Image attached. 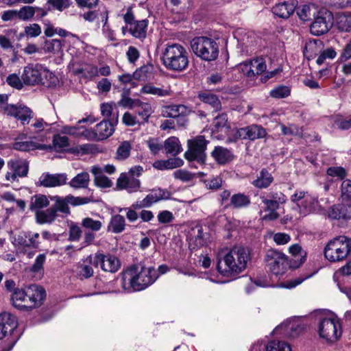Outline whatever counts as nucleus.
<instances>
[{"instance_id":"2eb2a0df","label":"nucleus","mask_w":351,"mask_h":351,"mask_svg":"<svg viewBox=\"0 0 351 351\" xmlns=\"http://www.w3.org/2000/svg\"><path fill=\"white\" fill-rule=\"evenodd\" d=\"M51 199L55 202L53 206L56 213L60 211L64 214H70V208L69 204L76 206L80 205H84L89 202L88 198L74 197L71 195H67L65 197H61L56 195L51 197Z\"/></svg>"},{"instance_id":"de8ad7c7","label":"nucleus","mask_w":351,"mask_h":351,"mask_svg":"<svg viewBox=\"0 0 351 351\" xmlns=\"http://www.w3.org/2000/svg\"><path fill=\"white\" fill-rule=\"evenodd\" d=\"M230 204L237 208L246 207L250 205V199L248 196L243 193H237L231 197Z\"/></svg>"},{"instance_id":"603ef678","label":"nucleus","mask_w":351,"mask_h":351,"mask_svg":"<svg viewBox=\"0 0 351 351\" xmlns=\"http://www.w3.org/2000/svg\"><path fill=\"white\" fill-rule=\"evenodd\" d=\"M280 128L281 132L283 135H285V136L292 135V136H302V129L295 125L291 124V125L287 126L285 124L280 123Z\"/></svg>"},{"instance_id":"5fc2aeb1","label":"nucleus","mask_w":351,"mask_h":351,"mask_svg":"<svg viewBox=\"0 0 351 351\" xmlns=\"http://www.w3.org/2000/svg\"><path fill=\"white\" fill-rule=\"evenodd\" d=\"M139 101L140 99H132L123 95L121 99L117 104H114V106L134 110V108H136L137 104H139Z\"/></svg>"},{"instance_id":"e2e57ef3","label":"nucleus","mask_w":351,"mask_h":351,"mask_svg":"<svg viewBox=\"0 0 351 351\" xmlns=\"http://www.w3.org/2000/svg\"><path fill=\"white\" fill-rule=\"evenodd\" d=\"M47 3L50 5L53 9L58 11H62L70 5V0H47Z\"/></svg>"},{"instance_id":"a19ab883","label":"nucleus","mask_w":351,"mask_h":351,"mask_svg":"<svg viewBox=\"0 0 351 351\" xmlns=\"http://www.w3.org/2000/svg\"><path fill=\"white\" fill-rule=\"evenodd\" d=\"M81 226L85 230L96 232L102 228L104 221L86 217L82 219Z\"/></svg>"},{"instance_id":"e433bc0d","label":"nucleus","mask_w":351,"mask_h":351,"mask_svg":"<svg viewBox=\"0 0 351 351\" xmlns=\"http://www.w3.org/2000/svg\"><path fill=\"white\" fill-rule=\"evenodd\" d=\"M183 163L180 158H170L166 160H156L154 162L153 167L160 170L172 169L181 167Z\"/></svg>"},{"instance_id":"37998d69","label":"nucleus","mask_w":351,"mask_h":351,"mask_svg":"<svg viewBox=\"0 0 351 351\" xmlns=\"http://www.w3.org/2000/svg\"><path fill=\"white\" fill-rule=\"evenodd\" d=\"M49 204V201L46 195L41 194L36 195L31 198L29 209L36 212L37 210H40V209L48 206Z\"/></svg>"},{"instance_id":"dca6fc26","label":"nucleus","mask_w":351,"mask_h":351,"mask_svg":"<svg viewBox=\"0 0 351 351\" xmlns=\"http://www.w3.org/2000/svg\"><path fill=\"white\" fill-rule=\"evenodd\" d=\"M4 112L8 116L13 117L20 121L23 125L28 124L34 116L33 111L24 105H7Z\"/></svg>"},{"instance_id":"4d7b16f0","label":"nucleus","mask_w":351,"mask_h":351,"mask_svg":"<svg viewBox=\"0 0 351 351\" xmlns=\"http://www.w3.org/2000/svg\"><path fill=\"white\" fill-rule=\"evenodd\" d=\"M17 12L18 19L21 21L31 20L34 16V6L24 5L17 10Z\"/></svg>"},{"instance_id":"58836bf2","label":"nucleus","mask_w":351,"mask_h":351,"mask_svg":"<svg viewBox=\"0 0 351 351\" xmlns=\"http://www.w3.org/2000/svg\"><path fill=\"white\" fill-rule=\"evenodd\" d=\"M89 182V174L87 172H81L71 179L69 184L73 189H85L88 187Z\"/></svg>"},{"instance_id":"0eeeda50","label":"nucleus","mask_w":351,"mask_h":351,"mask_svg":"<svg viewBox=\"0 0 351 351\" xmlns=\"http://www.w3.org/2000/svg\"><path fill=\"white\" fill-rule=\"evenodd\" d=\"M351 252V239L341 235L330 240L324 248V256L330 262L344 260Z\"/></svg>"},{"instance_id":"a18cd8bd","label":"nucleus","mask_w":351,"mask_h":351,"mask_svg":"<svg viewBox=\"0 0 351 351\" xmlns=\"http://www.w3.org/2000/svg\"><path fill=\"white\" fill-rule=\"evenodd\" d=\"M125 226V221L124 217L120 215H115L110 219L108 230L113 233H121L124 230Z\"/></svg>"},{"instance_id":"2f4dec72","label":"nucleus","mask_w":351,"mask_h":351,"mask_svg":"<svg viewBox=\"0 0 351 351\" xmlns=\"http://www.w3.org/2000/svg\"><path fill=\"white\" fill-rule=\"evenodd\" d=\"M165 153L168 155L176 156L182 151V145L179 139L176 136H171L164 142Z\"/></svg>"},{"instance_id":"338daca9","label":"nucleus","mask_w":351,"mask_h":351,"mask_svg":"<svg viewBox=\"0 0 351 351\" xmlns=\"http://www.w3.org/2000/svg\"><path fill=\"white\" fill-rule=\"evenodd\" d=\"M327 174L330 176L337 177L343 179L346 177V170L341 167H331L327 169Z\"/></svg>"},{"instance_id":"4c0bfd02","label":"nucleus","mask_w":351,"mask_h":351,"mask_svg":"<svg viewBox=\"0 0 351 351\" xmlns=\"http://www.w3.org/2000/svg\"><path fill=\"white\" fill-rule=\"evenodd\" d=\"M92 265H93L90 264L87 258L82 263H79L75 269L77 276L81 280L89 278L93 276L94 270Z\"/></svg>"},{"instance_id":"052dcab7","label":"nucleus","mask_w":351,"mask_h":351,"mask_svg":"<svg viewBox=\"0 0 351 351\" xmlns=\"http://www.w3.org/2000/svg\"><path fill=\"white\" fill-rule=\"evenodd\" d=\"M222 178L219 176L211 177L204 180L206 187L210 190H217L222 186Z\"/></svg>"},{"instance_id":"5701e85b","label":"nucleus","mask_w":351,"mask_h":351,"mask_svg":"<svg viewBox=\"0 0 351 351\" xmlns=\"http://www.w3.org/2000/svg\"><path fill=\"white\" fill-rule=\"evenodd\" d=\"M282 330L285 335L295 338L303 331L304 327L295 321L287 320L276 327L274 332L278 333Z\"/></svg>"},{"instance_id":"f704fd0d","label":"nucleus","mask_w":351,"mask_h":351,"mask_svg":"<svg viewBox=\"0 0 351 351\" xmlns=\"http://www.w3.org/2000/svg\"><path fill=\"white\" fill-rule=\"evenodd\" d=\"M56 217L57 214L53 206L45 210L36 212V221L40 224L50 223L56 219Z\"/></svg>"},{"instance_id":"f3484780","label":"nucleus","mask_w":351,"mask_h":351,"mask_svg":"<svg viewBox=\"0 0 351 351\" xmlns=\"http://www.w3.org/2000/svg\"><path fill=\"white\" fill-rule=\"evenodd\" d=\"M8 167L10 171L5 174V179L13 182L17 177H25L28 173V163L22 159H12L8 162Z\"/></svg>"},{"instance_id":"c9c22d12","label":"nucleus","mask_w":351,"mask_h":351,"mask_svg":"<svg viewBox=\"0 0 351 351\" xmlns=\"http://www.w3.org/2000/svg\"><path fill=\"white\" fill-rule=\"evenodd\" d=\"M142 94H149L154 96H157L159 97H164L170 95V90L167 88H162L160 87H156L154 86L152 84H146L140 90Z\"/></svg>"},{"instance_id":"393cba45","label":"nucleus","mask_w":351,"mask_h":351,"mask_svg":"<svg viewBox=\"0 0 351 351\" xmlns=\"http://www.w3.org/2000/svg\"><path fill=\"white\" fill-rule=\"evenodd\" d=\"M26 134H21L16 138L12 143V147L16 150L21 152H29L38 148L36 143L28 141Z\"/></svg>"},{"instance_id":"c85d7f7f","label":"nucleus","mask_w":351,"mask_h":351,"mask_svg":"<svg viewBox=\"0 0 351 351\" xmlns=\"http://www.w3.org/2000/svg\"><path fill=\"white\" fill-rule=\"evenodd\" d=\"M211 155L215 160L220 165L226 164L233 158L232 152L228 149L221 146L215 147Z\"/></svg>"},{"instance_id":"7ed1b4c3","label":"nucleus","mask_w":351,"mask_h":351,"mask_svg":"<svg viewBox=\"0 0 351 351\" xmlns=\"http://www.w3.org/2000/svg\"><path fill=\"white\" fill-rule=\"evenodd\" d=\"M45 297V290L42 287L33 284L24 288L14 289L10 295V301L15 308L30 311L40 306Z\"/></svg>"},{"instance_id":"79ce46f5","label":"nucleus","mask_w":351,"mask_h":351,"mask_svg":"<svg viewBox=\"0 0 351 351\" xmlns=\"http://www.w3.org/2000/svg\"><path fill=\"white\" fill-rule=\"evenodd\" d=\"M134 110L143 122H147L149 117L154 112V110L149 104L143 102L141 100L139 104H137L136 108H134Z\"/></svg>"},{"instance_id":"09e8293b","label":"nucleus","mask_w":351,"mask_h":351,"mask_svg":"<svg viewBox=\"0 0 351 351\" xmlns=\"http://www.w3.org/2000/svg\"><path fill=\"white\" fill-rule=\"evenodd\" d=\"M132 145L130 141H123L117 147L116 152V159L123 160L128 158L130 154Z\"/></svg>"},{"instance_id":"20e7f679","label":"nucleus","mask_w":351,"mask_h":351,"mask_svg":"<svg viewBox=\"0 0 351 351\" xmlns=\"http://www.w3.org/2000/svg\"><path fill=\"white\" fill-rule=\"evenodd\" d=\"M162 64L170 71H182L189 63L187 50L178 43L167 44L162 53Z\"/></svg>"},{"instance_id":"4be33fe9","label":"nucleus","mask_w":351,"mask_h":351,"mask_svg":"<svg viewBox=\"0 0 351 351\" xmlns=\"http://www.w3.org/2000/svg\"><path fill=\"white\" fill-rule=\"evenodd\" d=\"M17 326L16 317L8 312L0 314V339L12 332Z\"/></svg>"},{"instance_id":"b1692460","label":"nucleus","mask_w":351,"mask_h":351,"mask_svg":"<svg viewBox=\"0 0 351 351\" xmlns=\"http://www.w3.org/2000/svg\"><path fill=\"white\" fill-rule=\"evenodd\" d=\"M295 4L293 1H284L272 8V12L280 18L287 19L295 11Z\"/></svg>"},{"instance_id":"c756f323","label":"nucleus","mask_w":351,"mask_h":351,"mask_svg":"<svg viewBox=\"0 0 351 351\" xmlns=\"http://www.w3.org/2000/svg\"><path fill=\"white\" fill-rule=\"evenodd\" d=\"M328 216L334 219H351V213L348 210L346 206L337 204L330 208L328 212Z\"/></svg>"},{"instance_id":"f257e3e1","label":"nucleus","mask_w":351,"mask_h":351,"mask_svg":"<svg viewBox=\"0 0 351 351\" xmlns=\"http://www.w3.org/2000/svg\"><path fill=\"white\" fill-rule=\"evenodd\" d=\"M250 261L248 248L234 246L218 256L217 270L223 276L233 277L242 273Z\"/></svg>"},{"instance_id":"bb28decb","label":"nucleus","mask_w":351,"mask_h":351,"mask_svg":"<svg viewBox=\"0 0 351 351\" xmlns=\"http://www.w3.org/2000/svg\"><path fill=\"white\" fill-rule=\"evenodd\" d=\"M317 206L318 200L317 197L308 194L303 202L300 204L298 209L301 215L306 216L315 212Z\"/></svg>"},{"instance_id":"9b49d317","label":"nucleus","mask_w":351,"mask_h":351,"mask_svg":"<svg viewBox=\"0 0 351 351\" xmlns=\"http://www.w3.org/2000/svg\"><path fill=\"white\" fill-rule=\"evenodd\" d=\"M209 141L204 136H197L187 141L188 149L184 153V157L189 161L197 160L204 163L206 159V149Z\"/></svg>"},{"instance_id":"bf43d9fd","label":"nucleus","mask_w":351,"mask_h":351,"mask_svg":"<svg viewBox=\"0 0 351 351\" xmlns=\"http://www.w3.org/2000/svg\"><path fill=\"white\" fill-rule=\"evenodd\" d=\"M44 49L47 52L58 53L62 49V42L58 39H52L45 43Z\"/></svg>"},{"instance_id":"ddd939ff","label":"nucleus","mask_w":351,"mask_h":351,"mask_svg":"<svg viewBox=\"0 0 351 351\" xmlns=\"http://www.w3.org/2000/svg\"><path fill=\"white\" fill-rule=\"evenodd\" d=\"M233 137L228 138L227 141L234 142L238 139L250 140L252 141L263 138L267 135L266 130L261 125H250L236 129L232 131Z\"/></svg>"},{"instance_id":"72a5a7b5","label":"nucleus","mask_w":351,"mask_h":351,"mask_svg":"<svg viewBox=\"0 0 351 351\" xmlns=\"http://www.w3.org/2000/svg\"><path fill=\"white\" fill-rule=\"evenodd\" d=\"M274 181V178L270 173L265 169L261 171L256 180L252 182V184L258 189L267 188Z\"/></svg>"},{"instance_id":"69168bd1","label":"nucleus","mask_w":351,"mask_h":351,"mask_svg":"<svg viewBox=\"0 0 351 351\" xmlns=\"http://www.w3.org/2000/svg\"><path fill=\"white\" fill-rule=\"evenodd\" d=\"M51 125V124L45 122L43 119L38 118L35 119L34 122L31 124L30 128H33V130L36 133L40 132L45 129H47Z\"/></svg>"},{"instance_id":"aec40b11","label":"nucleus","mask_w":351,"mask_h":351,"mask_svg":"<svg viewBox=\"0 0 351 351\" xmlns=\"http://www.w3.org/2000/svg\"><path fill=\"white\" fill-rule=\"evenodd\" d=\"M66 180L67 176L65 173L50 174L44 173L40 176L38 182L40 186L45 187H56L64 185Z\"/></svg>"},{"instance_id":"c03bdc74","label":"nucleus","mask_w":351,"mask_h":351,"mask_svg":"<svg viewBox=\"0 0 351 351\" xmlns=\"http://www.w3.org/2000/svg\"><path fill=\"white\" fill-rule=\"evenodd\" d=\"M199 97L204 103L210 105L215 111L221 109V104L219 98L214 94L204 93L199 95Z\"/></svg>"},{"instance_id":"cd10ccee","label":"nucleus","mask_w":351,"mask_h":351,"mask_svg":"<svg viewBox=\"0 0 351 351\" xmlns=\"http://www.w3.org/2000/svg\"><path fill=\"white\" fill-rule=\"evenodd\" d=\"M335 22L337 29L341 32L351 31V12H341L335 15Z\"/></svg>"},{"instance_id":"3c124183","label":"nucleus","mask_w":351,"mask_h":351,"mask_svg":"<svg viewBox=\"0 0 351 351\" xmlns=\"http://www.w3.org/2000/svg\"><path fill=\"white\" fill-rule=\"evenodd\" d=\"M250 62L252 66V70H253L254 77L265 71L267 65L263 58H258L250 60Z\"/></svg>"},{"instance_id":"6e6552de","label":"nucleus","mask_w":351,"mask_h":351,"mask_svg":"<svg viewBox=\"0 0 351 351\" xmlns=\"http://www.w3.org/2000/svg\"><path fill=\"white\" fill-rule=\"evenodd\" d=\"M193 53L205 61H213L219 55V47L215 40L206 36L194 38L191 42Z\"/></svg>"},{"instance_id":"49530a36","label":"nucleus","mask_w":351,"mask_h":351,"mask_svg":"<svg viewBox=\"0 0 351 351\" xmlns=\"http://www.w3.org/2000/svg\"><path fill=\"white\" fill-rule=\"evenodd\" d=\"M42 71L43 76L41 77V82L40 84L47 87L56 86L57 84L58 80L52 72L43 66Z\"/></svg>"},{"instance_id":"f03ea898","label":"nucleus","mask_w":351,"mask_h":351,"mask_svg":"<svg viewBox=\"0 0 351 351\" xmlns=\"http://www.w3.org/2000/svg\"><path fill=\"white\" fill-rule=\"evenodd\" d=\"M158 278L156 269L143 263L131 266L122 278V287L128 292L141 291L152 285Z\"/></svg>"},{"instance_id":"680f3d73","label":"nucleus","mask_w":351,"mask_h":351,"mask_svg":"<svg viewBox=\"0 0 351 351\" xmlns=\"http://www.w3.org/2000/svg\"><path fill=\"white\" fill-rule=\"evenodd\" d=\"M28 233L21 232L12 237V243L16 247H28Z\"/></svg>"},{"instance_id":"4468645a","label":"nucleus","mask_w":351,"mask_h":351,"mask_svg":"<svg viewBox=\"0 0 351 351\" xmlns=\"http://www.w3.org/2000/svg\"><path fill=\"white\" fill-rule=\"evenodd\" d=\"M171 199V193L168 189L156 187L152 189L142 200L134 202L132 207L134 209L150 208L158 202Z\"/></svg>"},{"instance_id":"9d476101","label":"nucleus","mask_w":351,"mask_h":351,"mask_svg":"<svg viewBox=\"0 0 351 351\" xmlns=\"http://www.w3.org/2000/svg\"><path fill=\"white\" fill-rule=\"evenodd\" d=\"M265 261L269 271L276 276L283 275L289 267L286 255L274 249L267 251Z\"/></svg>"},{"instance_id":"864d4df0","label":"nucleus","mask_w":351,"mask_h":351,"mask_svg":"<svg viewBox=\"0 0 351 351\" xmlns=\"http://www.w3.org/2000/svg\"><path fill=\"white\" fill-rule=\"evenodd\" d=\"M46 260V256L44 254H39L36 260L34 263L30 268V271L36 274H38L39 276H42L43 273V265Z\"/></svg>"},{"instance_id":"7c9ffc66","label":"nucleus","mask_w":351,"mask_h":351,"mask_svg":"<svg viewBox=\"0 0 351 351\" xmlns=\"http://www.w3.org/2000/svg\"><path fill=\"white\" fill-rule=\"evenodd\" d=\"M186 110L184 105L166 106L162 108L161 114L164 117L176 118L185 114Z\"/></svg>"},{"instance_id":"774afa93","label":"nucleus","mask_w":351,"mask_h":351,"mask_svg":"<svg viewBox=\"0 0 351 351\" xmlns=\"http://www.w3.org/2000/svg\"><path fill=\"white\" fill-rule=\"evenodd\" d=\"M94 182L97 186L101 188H109L112 185V181L104 174L95 177Z\"/></svg>"},{"instance_id":"1a4fd4ad","label":"nucleus","mask_w":351,"mask_h":351,"mask_svg":"<svg viewBox=\"0 0 351 351\" xmlns=\"http://www.w3.org/2000/svg\"><path fill=\"white\" fill-rule=\"evenodd\" d=\"M313 19L310 26V32L314 36H321L330 31L333 25L334 16L327 8L321 7Z\"/></svg>"},{"instance_id":"a211bd4d","label":"nucleus","mask_w":351,"mask_h":351,"mask_svg":"<svg viewBox=\"0 0 351 351\" xmlns=\"http://www.w3.org/2000/svg\"><path fill=\"white\" fill-rule=\"evenodd\" d=\"M43 65L40 64H29L24 68L21 78L25 84L38 85L41 82Z\"/></svg>"},{"instance_id":"0e129e2a","label":"nucleus","mask_w":351,"mask_h":351,"mask_svg":"<svg viewBox=\"0 0 351 351\" xmlns=\"http://www.w3.org/2000/svg\"><path fill=\"white\" fill-rule=\"evenodd\" d=\"M53 145L56 149H62L69 145V138L65 136L56 134L53 138Z\"/></svg>"},{"instance_id":"6ab92c4d","label":"nucleus","mask_w":351,"mask_h":351,"mask_svg":"<svg viewBox=\"0 0 351 351\" xmlns=\"http://www.w3.org/2000/svg\"><path fill=\"white\" fill-rule=\"evenodd\" d=\"M117 188L119 190H126L128 193H135L141 188V181L126 173H122L118 178L116 183Z\"/></svg>"},{"instance_id":"13d9d810","label":"nucleus","mask_w":351,"mask_h":351,"mask_svg":"<svg viewBox=\"0 0 351 351\" xmlns=\"http://www.w3.org/2000/svg\"><path fill=\"white\" fill-rule=\"evenodd\" d=\"M341 197L344 202H351V180H344L341 185Z\"/></svg>"},{"instance_id":"39448f33","label":"nucleus","mask_w":351,"mask_h":351,"mask_svg":"<svg viewBox=\"0 0 351 351\" xmlns=\"http://www.w3.org/2000/svg\"><path fill=\"white\" fill-rule=\"evenodd\" d=\"M259 198L263 204V206L259 204V213L261 219L265 221H273L278 219L280 215L277 210L280 205L287 202L286 195L281 191H270L261 194Z\"/></svg>"},{"instance_id":"8fccbe9b","label":"nucleus","mask_w":351,"mask_h":351,"mask_svg":"<svg viewBox=\"0 0 351 351\" xmlns=\"http://www.w3.org/2000/svg\"><path fill=\"white\" fill-rule=\"evenodd\" d=\"M290 346L285 341L274 340L269 341L266 346V351H291Z\"/></svg>"},{"instance_id":"6e6d98bb","label":"nucleus","mask_w":351,"mask_h":351,"mask_svg":"<svg viewBox=\"0 0 351 351\" xmlns=\"http://www.w3.org/2000/svg\"><path fill=\"white\" fill-rule=\"evenodd\" d=\"M291 90L287 86H278L272 89L269 95L271 97L276 99L285 98L290 95Z\"/></svg>"},{"instance_id":"412c9836","label":"nucleus","mask_w":351,"mask_h":351,"mask_svg":"<svg viewBox=\"0 0 351 351\" xmlns=\"http://www.w3.org/2000/svg\"><path fill=\"white\" fill-rule=\"evenodd\" d=\"M114 131V125L108 121H102L97 124L89 137L102 141L110 136Z\"/></svg>"},{"instance_id":"423d86ee","label":"nucleus","mask_w":351,"mask_h":351,"mask_svg":"<svg viewBox=\"0 0 351 351\" xmlns=\"http://www.w3.org/2000/svg\"><path fill=\"white\" fill-rule=\"evenodd\" d=\"M317 332L320 339L328 344L336 343L341 337L342 326L340 319L335 315L320 319Z\"/></svg>"},{"instance_id":"a878e982","label":"nucleus","mask_w":351,"mask_h":351,"mask_svg":"<svg viewBox=\"0 0 351 351\" xmlns=\"http://www.w3.org/2000/svg\"><path fill=\"white\" fill-rule=\"evenodd\" d=\"M321 7L315 3H308L299 6L297 9V14L300 20L308 21L317 13Z\"/></svg>"},{"instance_id":"473e14b6","label":"nucleus","mask_w":351,"mask_h":351,"mask_svg":"<svg viewBox=\"0 0 351 351\" xmlns=\"http://www.w3.org/2000/svg\"><path fill=\"white\" fill-rule=\"evenodd\" d=\"M148 21L147 20H141L134 21L130 26V32L135 38L140 39L145 38L147 33V27Z\"/></svg>"},{"instance_id":"ea45409f","label":"nucleus","mask_w":351,"mask_h":351,"mask_svg":"<svg viewBox=\"0 0 351 351\" xmlns=\"http://www.w3.org/2000/svg\"><path fill=\"white\" fill-rule=\"evenodd\" d=\"M154 72V66L152 64H147L139 69H136L133 76L138 80H147L151 79L153 77Z\"/></svg>"},{"instance_id":"f8f14e48","label":"nucleus","mask_w":351,"mask_h":351,"mask_svg":"<svg viewBox=\"0 0 351 351\" xmlns=\"http://www.w3.org/2000/svg\"><path fill=\"white\" fill-rule=\"evenodd\" d=\"M87 261L95 267L100 266L101 269L106 272L115 273L121 267L119 258L109 253L97 252L94 255L88 256Z\"/></svg>"}]
</instances>
